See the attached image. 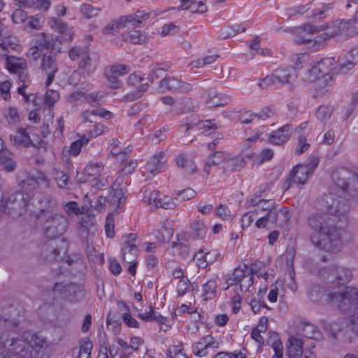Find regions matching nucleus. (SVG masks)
Instances as JSON below:
<instances>
[{"instance_id":"22","label":"nucleus","mask_w":358,"mask_h":358,"mask_svg":"<svg viewBox=\"0 0 358 358\" xmlns=\"http://www.w3.org/2000/svg\"><path fill=\"white\" fill-rule=\"evenodd\" d=\"M314 88L316 96H324L326 93L329 92L334 84L333 75L327 74L326 76L321 77L317 80H315Z\"/></svg>"},{"instance_id":"60","label":"nucleus","mask_w":358,"mask_h":358,"mask_svg":"<svg viewBox=\"0 0 358 358\" xmlns=\"http://www.w3.org/2000/svg\"><path fill=\"white\" fill-rule=\"evenodd\" d=\"M43 53V49L40 48L38 46L33 45L31 46L27 52V56L29 58H31L34 61L38 60Z\"/></svg>"},{"instance_id":"41","label":"nucleus","mask_w":358,"mask_h":358,"mask_svg":"<svg viewBox=\"0 0 358 358\" xmlns=\"http://www.w3.org/2000/svg\"><path fill=\"white\" fill-rule=\"evenodd\" d=\"M167 358H188L181 345H173L166 352Z\"/></svg>"},{"instance_id":"7","label":"nucleus","mask_w":358,"mask_h":358,"mask_svg":"<svg viewBox=\"0 0 358 358\" xmlns=\"http://www.w3.org/2000/svg\"><path fill=\"white\" fill-rule=\"evenodd\" d=\"M336 70V60L334 57H325L320 60L307 73V80L313 83L321 77L326 76L327 74H331Z\"/></svg>"},{"instance_id":"21","label":"nucleus","mask_w":358,"mask_h":358,"mask_svg":"<svg viewBox=\"0 0 358 358\" xmlns=\"http://www.w3.org/2000/svg\"><path fill=\"white\" fill-rule=\"evenodd\" d=\"M276 83L287 84L290 90L294 88V82L297 78V74L292 69H278L273 73Z\"/></svg>"},{"instance_id":"40","label":"nucleus","mask_w":358,"mask_h":358,"mask_svg":"<svg viewBox=\"0 0 358 358\" xmlns=\"http://www.w3.org/2000/svg\"><path fill=\"white\" fill-rule=\"evenodd\" d=\"M308 61L309 55L306 52L296 54L292 57V62L296 69H301Z\"/></svg>"},{"instance_id":"14","label":"nucleus","mask_w":358,"mask_h":358,"mask_svg":"<svg viewBox=\"0 0 358 358\" xmlns=\"http://www.w3.org/2000/svg\"><path fill=\"white\" fill-rule=\"evenodd\" d=\"M54 290L55 292H59L65 299L71 301H77L84 295L83 287L74 284L57 283Z\"/></svg>"},{"instance_id":"55","label":"nucleus","mask_w":358,"mask_h":358,"mask_svg":"<svg viewBox=\"0 0 358 358\" xmlns=\"http://www.w3.org/2000/svg\"><path fill=\"white\" fill-rule=\"evenodd\" d=\"M217 215L224 220H231L234 217L229 210V208L224 205H220L217 209Z\"/></svg>"},{"instance_id":"25","label":"nucleus","mask_w":358,"mask_h":358,"mask_svg":"<svg viewBox=\"0 0 358 358\" xmlns=\"http://www.w3.org/2000/svg\"><path fill=\"white\" fill-rule=\"evenodd\" d=\"M116 343L117 345H113L110 350L112 358H127L131 355L128 350L127 341L118 338Z\"/></svg>"},{"instance_id":"62","label":"nucleus","mask_w":358,"mask_h":358,"mask_svg":"<svg viewBox=\"0 0 358 358\" xmlns=\"http://www.w3.org/2000/svg\"><path fill=\"white\" fill-rule=\"evenodd\" d=\"M178 31V28L175 25V24L172 22H169L168 24H164L162 28L161 34L164 36L168 35H172Z\"/></svg>"},{"instance_id":"19","label":"nucleus","mask_w":358,"mask_h":358,"mask_svg":"<svg viewBox=\"0 0 358 358\" xmlns=\"http://www.w3.org/2000/svg\"><path fill=\"white\" fill-rule=\"evenodd\" d=\"M220 257L217 250L207 251L202 250L194 255V261L200 268H206L208 265L215 262Z\"/></svg>"},{"instance_id":"54","label":"nucleus","mask_w":358,"mask_h":358,"mask_svg":"<svg viewBox=\"0 0 358 358\" xmlns=\"http://www.w3.org/2000/svg\"><path fill=\"white\" fill-rule=\"evenodd\" d=\"M114 227L115 222L113 215L112 214H109L107 216L106 222L105 225V231L108 237L112 238L114 236Z\"/></svg>"},{"instance_id":"17","label":"nucleus","mask_w":358,"mask_h":358,"mask_svg":"<svg viewBox=\"0 0 358 358\" xmlns=\"http://www.w3.org/2000/svg\"><path fill=\"white\" fill-rule=\"evenodd\" d=\"M164 156L162 152L154 155L143 168L142 173L150 178L164 169Z\"/></svg>"},{"instance_id":"15","label":"nucleus","mask_w":358,"mask_h":358,"mask_svg":"<svg viewBox=\"0 0 358 358\" xmlns=\"http://www.w3.org/2000/svg\"><path fill=\"white\" fill-rule=\"evenodd\" d=\"M356 64H358V47L352 48L338 58L336 62V70L335 72L352 69Z\"/></svg>"},{"instance_id":"43","label":"nucleus","mask_w":358,"mask_h":358,"mask_svg":"<svg viewBox=\"0 0 358 358\" xmlns=\"http://www.w3.org/2000/svg\"><path fill=\"white\" fill-rule=\"evenodd\" d=\"M223 154L221 152H217L213 155H210L205 162V171L208 172L209 171L207 169V168L213 165L221 163L223 161Z\"/></svg>"},{"instance_id":"59","label":"nucleus","mask_w":358,"mask_h":358,"mask_svg":"<svg viewBox=\"0 0 358 358\" xmlns=\"http://www.w3.org/2000/svg\"><path fill=\"white\" fill-rule=\"evenodd\" d=\"M131 20L129 19V21L134 22V25H137L141 23L143 20H145L148 18V14L145 13L143 10H138L134 13V15L131 16Z\"/></svg>"},{"instance_id":"38","label":"nucleus","mask_w":358,"mask_h":358,"mask_svg":"<svg viewBox=\"0 0 358 358\" xmlns=\"http://www.w3.org/2000/svg\"><path fill=\"white\" fill-rule=\"evenodd\" d=\"M147 37L141 31L133 30L127 36V41L135 44H142L146 42Z\"/></svg>"},{"instance_id":"24","label":"nucleus","mask_w":358,"mask_h":358,"mask_svg":"<svg viewBox=\"0 0 358 358\" xmlns=\"http://www.w3.org/2000/svg\"><path fill=\"white\" fill-rule=\"evenodd\" d=\"M48 24L52 29L60 34L67 35V40H73L74 36L73 31L71 30V29H69L68 24L64 22L62 20L52 17L50 19Z\"/></svg>"},{"instance_id":"11","label":"nucleus","mask_w":358,"mask_h":358,"mask_svg":"<svg viewBox=\"0 0 358 358\" xmlns=\"http://www.w3.org/2000/svg\"><path fill=\"white\" fill-rule=\"evenodd\" d=\"M41 68L47 76V80L45 83L46 87H49L53 82L55 75L58 71V65L56 57L51 54H44L41 60Z\"/></svg>"},{"instance_id":"51","label":"nucleus","mask_w":358,"mask_h":358,"mask_svg":"<svg viewBox=\"0 0 358 358\" xmlns=\"http://www.w3.org/2000/svg\"><path fill=\"white\" fill-rule=\"evenodd\" d=\"M196 196V192L191 188L180 191L176 194V200L184 201L194 198Z\"/></svg>"},{"instance_id":"33","label":"nucleus","mask_w":358,"mask_h":358,"mask_svg":"<svg viewBox=\"0 0 358 358\" xmlns=\"http://www.w3.org/2000/svg\"><path fill=\"white\" fill-rule=\"evenodd\" d=\"M217 283L215 280H210L203 286V297L205 300L212 299L216 296Z\"/></svg>"},{"instance_id":"56","label":"nucleus","mask_w":358,"mask_h":358,"mask_svg":"<svg viewBox=\"0 0 358 358\" xmlns=\"http://www.w3.org/2000/svg\"><path fill=\"white\" fill-rule=\"evenodd\" d=\"M275 83L276 81L273 73L272 75L267 76L261 79L258 83V85L261 89L266 90Z\"/></svg>"},{"instance_id":"50","label":"nucleus","mask_w":358,"mask_h":358,"mask_svg":"<svg viewBox=\"0 0 358 358\" xmlns=\"http://www.w3.org/2000/svg\"><path fill=\"white\" fill-rule=\"evenodd\" d=\"M282 285L278 281L275 284L272 285L270 287L269 292L267 295V299L271 303H275L278 301L280 288Z\"/></svg>"},{"instance_id":"58","label":"nucleus","mask_w":358,"mask_h":358,"mask_svg":"<svg viewBox=\"0 0 358 358\" xmlns=\"http://www.w3.org/2000/svg\"><path fill=\"white\" fill-rule=\"evenodd\" d=\"M54 176L55 180L59 187H65L67 185L68 176L65 173L62 171H56Z\"/></svg>"},{"instance_id":"23","label":"nucleus","mask_w":358,"mask_h":358,"mask_svg":"<svg viewBox=\"0 0 358 358\" xmlns=\"http://www.w3.org/2000/svg\"><path fill=\"white\" fill-rule=\"evenodd\" d=\"M128 22L129 18L127 17L121 16L117 19L109 22L102 28L101 32L105 36L115 35L118 33L121 29L124 28Z\"/></svg>"},{"instance_id":"61","label":"nucleus","mask_w":358,"mask_h":358,"mask_svg":"<svg viewBox=\"0 0 358 358\" xmlns=\"http://www.w3.org/2000/svg\"><path fill=\"white\" fill-rule=\"evenodd\" d=\"M2 153L0 152V169L6 171H11L15 167V163L10 159H3Z\"/></svg>"},{"instance_id":"13","label":"nucleus","mask_w":358,"mask_h":358,"mask_svg":"<svg viewBox=\"0 0 358 358\" xmlns=\"http://www.w3.org/2000/svg\"><path fill=\"white\" fill-rule=\"evenodd\" d=\"M219 341L210 335H207L194 343L192 345V352L195 356L203 357L206 356L209 350L219 347Z\"/></svg>"},{"instance_id":"48","label":"nucleus","mask_w":358,"mask_h":358,"mask_svg":"<svg viewBox=\"0 0 358 358\" xmlns=\"http://www.w3.org/2000/svg\"><path fill=\"white\" fill-rule=\"evenodd\" d=\"M90 138L83 136L82 139L74 141L70 148L69 152L71 155L77 156L81 150L83 144H86L89 142Z\"/></svg>"},{"instance_id":"18","label":"nucleus","mask_w":358,"mask_h":358,"mask_svg":"<svg viewBox=\"0 0 358 358\" xmlns=\"http://www.w3.org/2000/svg\"><path fill=\"white\" fill-rule=\"evenodd\" d=\"M206 102L209 108L227 105L231 101V96L226 94L218 93L214 89H209L205 94Z\"/></svg>"},{"instance_id":"2","label":"nucleus","mask_w":358,"mask_h":358,"mask_svg":"<svg viewBox=\"0 0 358 358\" xmlns=\"http://www.w3.org/2000/svg\"><path fill=\"white\" fill-rule=\"evenodd\" d=\"M9 351L11 355L3 356V358H29L34 356L41 357L48 352V343L46 341L26 332L23 339L13 338Z\"/></svg>"},{"instance_id":"52","label":"nucleus","mask_w":358,"mask_h":358,"mask_svg":"<svg viewBox=\"0 0 358 358\" xmlns=\"http://www.w3.org/2000/svg\"><path fill=\"white\" fill-rule=\"evenodd\" d=\"M12 20L14 23L16 24H21V23H25L26 20L27 19V15L21 8H17L15 10L11 15Z\"/></svg>"},{"instance_id":"57","label":"nucleus","mask_w":358,"mask_h":358,"mask_svg":"<svg viewBox=\"0 0 358 358\" xmlns=\"http://www.w3.org/2000/svg\"><path fill=\"white\" fill-rule=\"evenodd\" d=\"M11 86L12 84L8 80L0 82V92L4 100H7L10 97V90Z\"/></svg>"},{"instance_id":"28","label":"nucleus","mask_w":358,"mask_h":358,"mask_svg":"<svg viewBox=\"0 0 358 358\" xmlns=\"http://www.w3.org/2000/svg\"><path fill=\"white\" fill-rule=\"evenodd\" d=\"M268 318L262 317L260 318L258 325L253 328L251 336L258 343L261 344L264 343L263 334H264L267 330Z\"/></svg>"},{"instance_id":"64","label":"nucleus","mask_w":358,"mask_h":358,"mask_svg":"<svg viewBox=\"0 0 358 358\" xmlns=\"http://www.w3.org/2000/svg\"><path fill=\"white\" fill-rule=\"evenodd\" d=\"M199 128L200 129H202L203 132L208 133V131L210 130H215V129H217V125L211 120H206L203 122H201L199 124Z\"/></svg>"},{"instance_id":"10","label":"nucleus","mask_w":358,"mask_h":358,"mask_svg":"<svg viewBox=\"0 0 358 358\" xmlns=\"http://www.w3.org/2000/svg\"><path fill=\"white\" fill-rule=\"evenodd\" d=\"M129 71V67L122 64L113 65L106 68L105 75L108 87L113 89L120 88L122 83L119 78L127 74Z\"/></svg>"},{"instance_id":"1","label":"nucleus","mask_w":358,"mask_h":358,"mask_svg":"<svg viewBox=\"0 0 358 358\" xmlns=\"http://www.w3.org/2000/svg\"><path fill=\"white\" fill-rule=\"evenodd\" d=\"M320 275L324 278H331L332 280L335 279L337 281L335 286L331 287L329 289L327 290L329 301L336 303L339 307L343 308L357 299L358 290L357 288L346 287L342 289V285L349 282L352 278L350 271L343 268H327L320 271Z\"/></svg>"},{"instance_id":"20","label":"nucleus","mask_w":358,"mask_h":358,"mask_svg":"<svg viewBox=\"0 0 358 358\" xmlns=\"http://www.w3.org/2000/svg\"><path fill=\"white\" fill-rule=\"evenodd\" d=\"M124 247L123 251L124 259L128 262H133L137 257V249L136 247V236L135 234H129L123 238Z\"/></svg>"},{"instance_id":"30","label":"nucleus","mask_w":358,"mask_h":358,"mask_svg":"<svg viewBox=\"0 0 358 358\" xmlns=\"http://www.w3.org/2000/svg\"><path fill=\"white\" fill-rule=\"evenodd\" d=\"M10 141L15 145L28 146L34 143L29 134L25 130L19 129L10 135Z\"/></svg>"},{"instance_id":"8","label":"nucleus","mask_w":358,"mask_h":358,"mask_svg":"<svg viewBox=\"0 0 358 358\" xmlns=\"http://www.w3.org/2000/svg\"><path fill=\"white\" fill-rule=\"evenodd\" d=\"M103 168L96 164H90L86 166L83 172L77 174V179L80 182H89L92 186L99 187L104 186L105 183L98 179L101 177Z\"/></svg>"},{"instance_id":"49","label":"nucleus","mask_w":358,"mask_h":358,"mask_svg":"<svg viewBox=\"0 0 358 358\" xmlns=\"http://www.w3.org/2000/svg\"><path fill=\"white\" fill-rule=\"evenodd\" d=\"M270 222L272 223L275 222V213L271 211L268 213L266 216L259 217L257 220L255 226L259 229H263L266 227Z\"/></svg>"},{"instance_id":"16","label":"nucleus","mask_w":358,"mask_h":358,"mask_svg":"<svg viewBox=\"0 0 358 358\" xmlns=\"http://www.w3.org/2000/svg\"><path fill=\"white\" fill-rule=\"evenodd\" d=\"M159 86L162 90L179 93L189 92L192 90L189 83L182 82L174 77H165L160 81Z\"/></svg>"},{"instance_id":"6","label":"nucleus","mask_w":358,"mask_h":358,"mask_svg":"<svg viewBox=\"0 0 358 358\" xmlns=\"http://www.w3.org/2000/svg\"><path fill=\"white\" fill-rule=\"evenodd\" d=\"M68 56L71 61H78V68L87 75L94 72L98 65L97 55L91 54L88 46L83 43L71 47Z\"/></svg>"},{"instance_id":"31","label":"nucleus","mask_w":358,"mask_h":358,"mask_svg":"<svg viewBox=\"0 0 358 358\" xmlns=\"http://www.w3.org/2000/svg\"><path fill=\"white\" fill-rule=\"evenodd\" d=\"M79 11L86 20H90L97 17L101 11L100 8H94L91 4L84 3L80 6Z\"/></svg>"},{"instance_id":"32","label":"nucleus","mask_w":358,"mask_h":358,"mask_svg":"<svg viewBox=\"0 0 358 358\" xmlns=\"http://www.w3.org/2000/svg\"><path fill=\"white\" fill-rule=\"evenodd\" d=\"M195 103L191 98L183 97L177 100V107H174V110L189 112L195 109Z\"/></svg>"},{"instance_id":"45","label":"nucleus","mask_w":358,"mask_h":358,"mask_svg":"<svg viewBox=\"0 0 358 358\" xmlns=\"http://www.w3.org/2000/svg\"><path fill=\"white\" fill-rule=\"evenodd\" d=\"M92 343L89 341H83L80 345L78 358H90Z\"/></svg>"},{"instance_id":"46","label":"nucleus","mask_w":358,"mask_h":358,"mask_svg":"<svg viewBox=\"0 0 358 358\" xmlns=\"http://www.w3.org/2000/svg\"><path fill=\"white\" fill-rule=\"evenodd\" d=\"M310 8L309 3L301 4L296 6H292L287 8V12L289 16H294L296 15H302Z\"/></svg>"},{"instance_id":"36","label":"nucleus","mask_w":358,"mask_h":358,"mask_svg":"<svg viewBox=\"0 0 358 358\" xmlns=\"http://www.w3.org/2000/svg\"><path fill=\"white\" fill-rule=\"evenodd\" d=\"M157 192H152L151 194V199H153L155 202H157ZM157 203H159L162 208L166 209L173 208L176 205L173 198L169 196H165L162 199H159L157 201Z\"/></svg>"},{"instance_id":"27","label":"nucleus","mask_w":358,"mask_h":358,"mask_svg":"<svg viewBox=\"0 0 358 358\" xmlns=\"http://www.w3.org/2000/svg\"><path fill=\"white\" fill-rule=\"evenodd\" d=\"M290 127L288 125L278 129L270 135V141L271 143L280 145L285 143L290 137Z\"/></svg>"},{"instance_id":"3","label":"nucleus","mask_w":358,"mask_h":358,"mask_svg":"<svg viewBox=\"0 0 358 358\" xmlns=\"http://www.w3.org/2000/svg\"><path fill=\"white\" fill-rule=\"evenodd\" d=\"M315 327L313 324L304 325L302 334H296L289 337L287 344V354L289 358H301L306 348H313L315 343L313 341L315 337Z\"/></svg>"},{"instance_id":"26","label":"nucleus","mask_w":358,"mask_h":358,"mask_svg":"<svg viewBox=\"0 0 358 358\" xmlns=\"http://www.w3.org/2000/svg\"><path fill=\"white\" fill-rule=\"evenodd\" d=\"M268 344L271 347L274 355L273 358H282L283 356V345L279 335L275 332H269Z\"/></svg>"},{"instance_id":"44","label":"nucleus","mask_w":358,"mask_h":358,"mask_svg":"<svg viewBox=\"0 0 358 358\" xmlns=\"http://www.w3.org/2000/svg\"><path fill=\"white\" fill-rule=\"evenodd\" d=\"M41 19V17L38 15L27 16V19L24 23V27L31 29H41L42 27Z\"/></svg>"},{"instance_id":"29","label":"nucleus","mask_w":358,"mask_h":358,"mask_svg":"<svg viewBox=\"0 0 358 358\" xmlns=\"http://www.w3.org/2000/svg\"><path fill=\"white\" fill-rule=\"evenodd\" d=\"M6 59V69L10 73H16L20 69H24L27 65V60L24 58L8 56Z\"/></svg>"},{"instance_id":"34","label":"nucleus","mask_w":358,"mask_h":358,"mask_svg":"<svg viewBox=\"0 0 358 358\" xmlns=\"http://www.w3.org/2000/svg\"><path fill=\"white\" fill-rule=\"evenodd\" d=\"M173 229L171 227H162L160 230L154 231V236L159 243L169 241L173 236Z\"/></svg>"},{"instance_id":"47","label":"nucleus","mask_w":358,"mask_h":358,"mask_svg":"<svg viewBox=\"0 0 358 358\" xmlns=\"http://www.w3.org/2000/svg\"><path fill=\"white\" fill-rule=\"evenodd\" d=\"M176 163L178 166L186 169L187 171L189 173H193L196 171V166L183 155L178 157Z\"/></svg>"},{"instance_id":"63","label":"nucleus","mask_w":358,"mask_h":358,"mask_svg":"<svg viewBox=\"0 0 358 358\" xmlns=\"http://www.w3.org/2000/svg\"><path fill=\"white\" fill-rule=\"evenodd\" d=\"M155 320L162 325L161 328L164 331L169 330L173 324L172 321L168 320L159 314H157Z\"/></svg>"},{"instance_id":"35","label":"nucleus","mask_w":358,"mask_h":358,"mask_svg":"<svg viewBox=\"0 0 358 358\" xmlns=\"http://www.w3.org/2000/svg\"><path fill=\"white\" fill-rule=\"evenodd\" d=\"M329 38L328 36H325V33L323 34H321L320 36H317L315 38V40L312 41L311 39H306V40H301L299 41V43H310L312 45H310V48L313 50L314 51H316L317 50H320L323 48L324 43L326 40Z\"/></svg>"},{"instance_id":"53","label":"nucleus","mask_w":358,"mask_h":358,"mask_svg":"<svg viewBox=\"0 0 358 358\" xmlns=\"http://www.w3.org/2000/svg\"><path fill=\"white\" fill-rule=\"evenodd\" d=\"M143 344V340L138 336L131 337L129 340V343H127V348L131 354L133 352L138 350L139 348Z\"/></svg>"},{"instance_id":"37","label":"nucleus","mask_w":358,"mask_h":358,"mask_svg":"<svg viewBox=\"0 0 358 358\" xmlns=\"http://www.w3.org/2000/svg\"><path fill=\"white\" fill-rule=\"evenodd\" d=\"M52 37L45 33H41L36 36L35 45L38 46L40 48L44 50L49 49L51 46Z\"/></svg>"},{"instance_id":"4","label":"nucleus","mask_w":358,"mask_h":358,"mask_svg":"<svg viewBox=\"0 0 358 358\" xmlns=\"http://www.w3.org/2000/svg\"><path fill=\"white\" fill-rule=\"evenodd\" d=\"M308 223L313 229L311 234L313 244L320 249L329 250L331 242L337 238V234H334L336 230L328 229L323 218L318 215L311 216Z\"/></svg>"},{"instance_id":"42","label":"nucleus","mask_w":358,"mask_h":358,"mask_svg":"<svg viewBox=\"0 0 358 358\" xmlns=\"http://www.w3.org/2000/svg\"><path fill=\"white\" fill-rule=\"evenodd\" d=\"M59 94L56 90H49L45 95L44 103L48 106L46 109L50 110L55 103L59 99Z\"/></svg>"},{"instance_id":"39","label":"nucleus","mask_w":358,"mask_h":358,"mask_svg":"<svg viewBox=\"0 0 358 358\" xmlns=\"http://www.w3.org/2000/svg\"><path fill=\"white\" fill-rule=\"evenodd\" d=\"M253 272L258 278H262L265 281L268 282L273 279L274 278V272L273 270L266 266H264L261 267L259 270H255L254 268Z\"/></svg>"},{"instance_id":"9","label":"nucleus","mask_w":358,"mask_h":358,"mask_svg":"<svg viewBox=\"0 0 358 358\" xmlns=\"http://www.w3.org/2000/svg\"><path fill=\"white\" fill-rule=\"evenodd\" d=\"M327 26L329 31L325 33V36H328L329 38H345L352 32V23L348 20H337Z\"/></svg>"},{"instance_id":"5","label":"nucleus","mask_w":358,"mask_h":358,"mask_svg":"<svg viewBox=\"0 0 358 358\" xmlns=\"http://www.w3.org/2000/svg\"><path fill=\"white\" fill-rule=\"evenodd\" d=\"M224 282L222 284V288L229 292L241 294L246 292L253 284L252 275L246 266L237 267L232 273L224 277Z\"/></svg>"},{"instance_id":"12","label":"nucleus","mask_w":358,"mask_h":358,"mask_svg":"<svg viewBox=\"0 0 358 358\" xmlns=\"http://www.w3.org/2000/svg\"><path fill=\"white\" fill-rule=\"evenodd\" d=\"M317 159H314L306 165H297L292 172L293 182L303 185L308 180V176L313 172L314 169L317 166Z\"/></svg>"}]
</instances>
